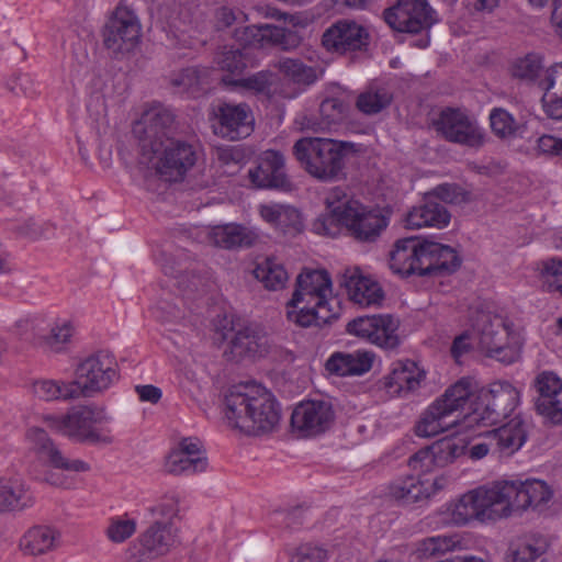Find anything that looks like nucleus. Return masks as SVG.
Instances as JSON below:
<instances>
[{
	"instance_id": "obj_6",
	"label": "nucleus",
	"mask_w": 562,
	"mask_h": 562,
	"mask_svg": "<svg viewBox=\"0 0 562 562\" xmlns=\"http://www.w3.org/2000/svg\"><path fill=\"white\" fill-rule=\"evenodd\" d=\"M44 420L71 440L88 445H110L113 438L109 429L99 428L108 422L105 411L97 406H80L70 409L66 415H47Z\"/></svg>"
},
{
	"instance_id": "obj_46",
	"label": "nucleus",
	"mask_w": 562,
	"mask_h": 562,
	"mask_svg": "<svg viewBox=\"0 0 562 562\" xmlns=\"http://www.w3.org/2000/svg\"><path fill=\"white\" fill-rule=\"evenodd\" d=\"M222 81L227 86H234L257 94L268 95L274 82V74L270 70H260L247 77L232 79L224 76Z\"/></svg>"
},
{
	"instance_id": "obj_38",
	"label": "nucleus",
	"mask_w": 562,
	"mask_h": 562,
	"mask_svg": "<svg viewBox=\"0 0 562 562\" xmlns=\"http://www.w3.org/2000/svg\"><path fill=\"white\" fill-rule=\"evenodd\" d=\"M341 308H331L325 306H316L314 303H304L299 310L291 306L290 302L286 305V317L290 322L299 327L306 328L311 326L322 327L330 325L339 318Z\"/></svg>"
},
{
	"instance_id": "obj_21",
	"label": "nucleus",
	"mask_w": 562,
	"mask_h": 562,
	"mask_svg": "<svg viewBox=\"0 0 562 562\" xmlns=\"http://www.w3.org/2000/svg\"><path fill=\"white\" fill-rule=\"evenodd\" d=\"M370 34L366 27L353 20L342 19L333 23L322 35V45L333 54L366 50Z\"/></svg>"
},
{
	"instance_id": "obj_50",
	"label": "nucleus",
	"mask_w": 562,
	"mask_h": 562,
	"mask_svg": "<svg viewBox=\"0 0 562 562\" xmlns=\"http://www.w3.org/2000/svg\"><path fill=\"white\" fill-rule=\"evenodd\" d=\"M167 471L173 475H193L207 468L206 457H192L186 453L170 452L166 461Z\"/></svg>"
},
{
	"instance_id": "obj_36",
	"label": "nucleus",
	"mask_w": 562,
	"mask_h": 562,
	"mask_svg": "<svg viewBox=\"0 0 562 562\" xmlns=\"http://www.w3.org/2000/svg\"><path fill=\"white\" fill-rule=\"evenodd\" d=\"M161 270L166 276H170L177 280V284L186 293L200 292L204 290L205 281L199 274L188 270V266L172 254L166 250L160 251L157 258Z\"/></svg>"
},
{
	"instance_id": "obj_25",
	"label": "nucleus",
	"mask_w": 562,
	"mask_h": 562,
	"mask_svg": "<svg viewBox=\"0 0 562 562\" xmlns=\"http://www.w3.org/2000/svg\"><path fill=\"white\" fill-rule=\"evenodd\" d=\"M26 436L33 452L44 464L68 472H87L90 470V465L82 460L67 459L46 430L32 427L27 430Z\"/></svg>"
},
{
	"instance_id": "obj_5",
	"label": "nucleus",
	"mask_w": 562,
	"mask_h": 562,
	"mask_svg": "<svg viewBox=\"0 0 562 562\" xmlns=\"http://www.w3.org/2000/svg\"><path fill=\"white\" fill-rule=\"evenodd\" d=\"M519 403L518 390L507 381H495L487 387L479 389L472 409L462 418L467 429L493 426L507 418Z\"/></svg>"
},
{
	"instance_id": "obj_17",
	"label": "nucleus",
	"mask_w": 562,
	"mask_h": 562,
	"mask_svg": "<svg viewBox=\"0 0 562 562\" xmlns=\"http://www.w3.org/2000/svg\"><path fill=\"white\" fill-rule=\"evenodd\" d=\"M434 126L438 133L451 143L471 148H480L485 143L484 130L460 109H443L438 119L434 121Z\"/></svg>"
},
{
	"instance_id": "obj_10",
	"label": "nucleus",
	"mask_w": 562,
	"mask_h": 562,
	"mask_svg": "<svg viewBox=\"0 0 562 562\" xmlns=\"http://www.w3.org/2000/svg\"><path fill=\"white\" fill-rule=\"evenodd\" d=\"M117 379V362L108 350H99L80 361L75 370L72 385L77 397H89L109 389Z\"/></svg>"
},
{
	"instance_id": "obj_32",
	"label": "nucleus",
	"mask_w": 562,
	"mask_h": 562,
	"mask_svg": "<svg viewBox=\"0 0 562 562\" xmlns=\"http://www.w3.org/2000/svg\"><path fill=\"white\" fill-rule=\"evenodd\" d=\"M346 193L336 188L326 198L328 212L319 214L312 223L315 234L335 237L341 228H345L342 212L345 210Z\"/></svg>"
},
{
	"instance_id": "obj_45",
	"label": "nucleus",
	"mask_w": 562,
	"mask_h": 562,
	"mask_svg": "<svg viewBox=\"0 0 562 562\" xmlns=\"http://www.w3.org/2000/svg\"><path fill=\"white\" fill-rule=\"evenodd\" d=\"M7 512H21L34 504V497L25 483L19 477H3Z\"/></svg>"
},
{
	"instance_id": "obj_54",
	"label": "nucleus",
	"mask_w": 562,
	"mask_h": 562,
	"mask_svg": "<svg viewBox=\"0 0 562 562\" xmlns=\"http://www.w3.org/2000/svg\"><path fill=\"white\" fill-rule=\"evenodd\" d=\"M204 71L196 67H187L173 74L170 78V85L178 92L194 93L202 83V75Z\"/></svg>"
},
{
	"instance_id": "obj_9",
	"label": "nucleus",
	"mask_w": 562,
	"mask_h": 562,
	"mask_svg": "<svg viewBox=\"0 0 562 562\" xmlns=\"http://www.w3.org/2000/svg\"><path fill=\"white\" fill-rule=\"evenodd\" d=\"M384 21L394 31L416 34L426 31V35L414 45L425 48L429 45V30L438 22L436 11L427 0H396V3L383 12Z\"/></svg>"
},
{
	"instance_id": "obj_16",
	"label": "nucleus",
	"mask_w": 562,
	"mask_h": 562,
	"mask_svg": "<svg viewBox=\"0 0 562 562\" xmlns=\"http://www.w3.org/2000/svg\"><path fill=\"white\" fill-rule=\"evenodd\" d=\"M473 329L477 335L479 346L486 356L506 364L516 360L517 351L510 346V326L501 316L481 313Z\"/></svg>"
},
{
	"instance_id": "obj_56",
	"label": "nucleus",
	"mask_w": 562,
	"mask_h": 562,
	"mask_svg": "<svg viewBox=\"0 0 562 562\" xmlns=\"http://www.w3.org/2000/svg\"><path fill=\"white\" fill-rule=\"evenodd\" d=\"M438 202L461 205L469 201V192L457 183H442L428 192Z\"/></svg>"
},
{
	"instance_id": "obj_3",
	"label": "nucleus",
	"mask_w": 562,
	"mask_h": 562,
	"mask_svg": "<svg viewBox=\"0 0 562 562\" xmlns=\"http://www.w3.org/2000/svg\"><path fill=\"white\" fill-rule=\"evenodd\" d=\"M351 143L323 137H303L295 142L293 154L312 177L333 182L344 175L345 159Z\"/></svg>"
},
{
	"instance_id": "obj_30",
	"label": "nucleus",
	"mask_w": 562,
	"mask_h": 562,
	"mask_svg": "<svg viewBox=\"0 0 562 562\" xmlns=\"http://www.w3.org/2000/svg\"><path fill=\"white\" fill-rule=\"evenodd\" d=\"M450 221L451 214L448 209L428 192L423 201L412 207L405 217L406 227L411 229L423 227L442 229L449 225Z\"/></svg>"
},
{
	"instance_id": "obj_34",
	"label": "nucleus",
	"mask_w": 562,
	"mask_h": 562,
	"mask_svg": "<svg viewBox=\"0 0 562 562\" xmlns=\"http://www.w3.org/2000/svg\"><path fill=\"white\" fill-rule=\"evenodd\" d=\"M491 446L505 456H512L519 450L527 440V425L519 416L514 417L505 425L488 431Z\"/></svg>"
},
{
	"instance_id": "obj_31",
	"label": "nucleus",
	"mask_w": 562,
	"mask_h": 562,
	"mask_svg": "<svg viewBox=\"0 0 562 562\" xmlns=\"http://www.w3.org/2000/svg\"><path fill=\"white\" fill-rule=\"evenodd\" d=\"M339 285L352 302L362 306L380 305L384 299L379 283L360 274L358 269H347L339 278Z\"/></svg>"
},
{
	"instance_id": "obj_62",
	"label": "nucleus",
	"mask_w": 562,
	"mask_h": 562,
	"mask_svg": "<svg viewBox=\"0 0 562 562\" xmlns=\"http://www.w3.org/2000/svg\"><path fill=\"white\" fill-rule=\"evenodd\" d=\"M541 154L562 157V138L552 135H542L537 140Z\"/></svg>"
},
{
	"instance_id": "obj_48",
	"label": "nucleus",
	"mask_w": 562,
	"mask_h": 562,
	"mask_svg": "<svg viewBox=\"0 0 562 562\" xmlns=\"http://www.w3.org/2000/svg\"><path fill=\"white\" fill-rule=\"evenodd\" d=\"M490 127L493 134L501 139L515 138L520 130V124L506 109L495 106L488 115Z\"/></svg>"
},
{
	"instance_id": "obj_57",
	"label": "nucleus",
	"mask_w": 562,
	"mask_h": 562,
	"mask_svg": "<svg viewBox=\"0 0 562 562\" xmlns=\"http://www.w3.org/2000/svg\"><path fill=\"white\" fill-rule=\"evenodd\" d=\"M72 336V326L68 322L56 324L50 328L47 336L43 337L44 344L53 351H59L61 346L69 341Z\"/></svg>"
},
{
	"instance_id": "obj_13",
	"label": "nucleus",
	"mask_w": 562,
	"mask_h": 562,
	"mask_svg": "<svg viewBox=\"0 0 562 562\" xmlns=\"http://www.w3.org/2000/svg\"><path fill=\"white\" fill-rule=\"evenodd\" d=\"M342 220L346 235L361 244L376 243L390 223L380 209L348 198L345 200Z\"/></svg>"
},
{
	"instance_id": "obj_43",
	"label": "nucleus",
	"mask_w": 562,
	"mask_h": 562,
	"mask_svg": "<svg viewBox=\"0 0 562 562\" xmlns=\"http://www.w3.org/2000/svg\"><path fill=\"white\" fill-rule=\"evenodd\" d=\"M56 532L47 526H33L20 540V548L30 555H40L55 547Z\"/></svg>"
},
{
	"instance_id": "obj_37",
	"label": "nucleus",
	"mask_w": 562,
	"mask_h": 562,
	"mask_svg": "<svg viewBox=\"0 0 562 562\" xmlns=\"http://www.w3.org/2000/svg\"><path fill=\"white\" fill-rule=\"evenodd\" d=\"M261 217L285 235H296L303 231L300 211L284 204H265L260 206Z\"/></svg>"
},
{
	"instance_id": "obj_52",
	"label": "nucleus",
	"mask_w": 562,
	"mask_h": 562,
	"mask_svg": "<svg viewBox=\"0 0 562 562\" xmlns=\"http://www.w3.org/2000/svg\"><path fill=\"white\" fill-rule=\"evenodd\" d=\"M537 270L544 286L550 292L562 294V259L551 257L537 263Z\"/></svg>"
},
{
	"instance_id": "obj_22",
	"label": "nucleus",
	"mask_w": 562,
	"mask_h": 562,
	"mask_svg": "<svg viewBox=\"0 0 562 562\" xmlns=\"http://www.w3.org/2000/svg\"><path fill=\"white\" fill-rule=\"evenodd\" d=\"M335 418L333 405L326 401L301 402L293 411L291 425L304 437L325 432Z\"/></svg>"
},
{
	"instance_id": "obj_58",
	"label": "nucleus",
	"mask_w": 562,
	"mask_h": 562,
	"mask_svg": "<svg viewBox=\"0 0 562 562\" xmlns=\"http://www.w3.org/2000/svg\"><path fill=\"white\" fill-rule=\"evenodd\" d=\"M327 559L326 549L312 543H304L296 548L291 562H325Z\"/></svg>"
},
{
	"instance_id": "obj_1",
	"label": "nucleus",
	"mask_w": 562,
	"mask_h": 562,
	"mask_svg": "<svg viewBox=\"0 0 562 562\" xmlns=\"http://www.w3.org/2000/svg\"><path fill=\"white\" fill-rule=\"evenodd\" d=\"M461 263V256L451 246L416 236L396 240L389 260L391 270L404 278L447 277L454 273Z\"/></svg>"
},
{
	"instance_id": "obj_47",
	"label": "nucleus",
	"mask_w": 562,
	"mask_h": 562,
	"mask_svg": "<svg viewBox=\"0 0 562 562\" xmlns=\"http://www.w3.org/2000/svg\"><path fill=\"white\" fill-rule=\"evenodd\" d=\"M255 277L269 290H280L288 281L284 267L273 258H266L254 270Z\"/></svg>"
},
{
	"instance_id": "obj_4",
	"label": "nucleus",
	"mask_w": 562,
	"mask_h": 562,
	"mask_svg": "<svg viewBox=\"0 0 562 562\" xmlns=\"http://www.w3.org/2000/svg\"><path fill=\"white\" fill-rule=\"evenodd\" d=\"M477 392V383L473 378L463 376L458 380L422 414L415 426L416 435L418 437H432L456 426L467 429L462 420L451 417L456 412L463 408L470 400H475Z\"/></svg>"
},
{
	"instance_id": "obj_42",
	"label": "nucleus",
	"mask_w": 562,
	"mask_h": 562,
	"mask_svg": "<svg viewBox=\"0 0 562 562\" xmlns=\"http://www.w3.org/2000/svg\"><path fill=\"white\" fill-rule=\"evenodd\" d=\"M279 70L295 85L307 88L317 82L324 75L321 66H308L297 58H281L278 61Z\"/></svg>"
},
{
	"instance_id": "obj_40",
	"label": "nucleus",
	"mask_w": 562,
	"mask_h": 562,
	"mask_svg": "<svg viewBox=\"0 0 562 562\" xmlns=\"http://www.w3.org/2000/svg\"><path fill=\"white\" fill-rule=\"evenodd\" d=\"M210 235L216 246L225 249L250 247L257 239L254 232L238 224L215 226Z\"/></svg>"
},
{
	"instance_id": "obj_29",
	"label": "nucleus",
	"mask_w": 562,
	"mask_h": 562,
	"mask_svg": "<svg viewBox=\"0 0 562 562\" xmlns=\"http://www.w3.org/2000/svg\"><path fill=\"white\" fill-rule=\"evenodd\" d=\"M348 111L349 102L345 97H328L321 102L318 114H304L296 122L302 131L324 132L344 122Z\"/></svg>"
},
{
	"instance_id": "obj_28",
	"label": "nucleus",
	"mask_w": 562,
	"mask_h": 562,
	"mask_svg": "<svg viewBox=\"0 0 562 562\" xmlns=\"http://www.w3.org/2000/svg\"><path fill=\"white\" fill-rule=\"evenodd\" d=\"M539 396L537 412L553 424L562 423V381L553 372L540 373L535 382Z\"/></svg>"
},
{
	"instance_id": "obj_7",
	"label": "nucleus",
	"mask_w": 562,
	"mask_h": 562,
	"mask_svg": "<svg viewBox=\"0 0 562 562\" xmlns=\"http://www.w3.org/2000/svg\"><path fill=\"white\" fill-rule=\"evenodd\" d=\"M513 76L527 81L539 79L538 86L544 91L542 105L544 113L552 120H562V63L543 69L539 54H527L513 65Z\"/></svg>"
},
{
	"instance_id": "obj_44",
	"label": "nucleus",
	"mask_w": 562,
	"mask_h": 562,
	"mask_svg": "<svg viewBox=\"0 0 562 562\" xmlns=\"http://www.w3.org/2000/svg\"><path fill=\"white\" fill-rule=\"evenodd\" d=\"M244 35L246 36V42H249L250 38L259 37V40L279 45L283 49H289L291 46H295L297 42L296 36L292 31L272 24L246 26L244 29Z\"/></svg>"
},
{
	"instance_id": "obj_11",
	"label": "nucleus",
	"mask_w": 562,
	"mask_h": 562,
	"mask_svg": "<svg viewBox=\"0 0 562 562\" xmlns=\"http://www.w3.org/2000/svg\"><path fill=\"white\" fill-rule=\"evenodd\" d=\"M495 486L498 492L499 507L506 513V517L516 510L538 509L553 495L550 486L537 479L496 482Z\"/></svg>"
},
{
	"instance_id": "obj_24",
	"label": "nucleus",
	"mask_w": 562,
	"mask_h": 562,
	"mask_svg": "<svg viewBox=\"0 0 562 562\" xmlns=\"http://www.w3.org/2000/svg\"><path fill=\"white\" fill-rule=\"evenodd\" d=\"M284 156L277 150H266L259 158L258 164L248 172L251 183L259 189H276L289 192L293 184L284 171Z\"/></svg>"
},
{
	"instance_id": "obj_12",
	"label": "nucleus",
	"mask_w": 562,
	"mask_h": 562,
	"mask_svg": "<svg viewBox=\"0 0 562 562\" xmlns=\"http://www.w3.org/2000/svg\"><path fill=\"white\" fill-rule=\"evenodd\" d=\"M497 493L495 484L465 493L450 505L451 521L464 526L473 519L485 521L505 518L506 513L499 507Z\"/></svg>"
},
{
	"instance_id": "obj_59",
	"label": "nucleus",
	"mask_w": 562,
	"mask_h": 562,
	"mask_svg": "<svg viewBox=\"0 0 562 562\" xmlns=\"http://www.w3.org/2000/svg\"><path fill=\"white\" fill-rule=\"evenodd\" d=\"M136 530V522L133 519H112L106 533L111 541L123 542Z\"/></svg>"
},
{
	"instance_id": "obj_61",
	"label": "nucleus",
	"mask_w": 562,
	"mask_h": 562,
	"mask_svg": "<svg viewBox=\"0 0 562 562\" xmlns=\"http://www.w3.org/2000/svg\"><path fill=\"white\" fill-rule=\"evenodd\" d=\"M38 318L35 316H26L18 319L12 326V331L22 339L31 340L38 333Z\"/></svg>"
},
{
	"instance_id": "obj_55",
	"label": "nucleus",
	"mask_w": 562,
	"mask_h": 562,
	"mask_svg": "<svg viewBox=\"0 0 562 562\" xmlns=\"http://www.w3.org/2000/svg\"><path fill=\"white\" fill-rule=\"evenodd\" d=\"M55 227L52 223L30 217L23 223L16 224L13 228L19 237L37 240L53 234Z\"/></svg>"
},
{
	"instance_id": "obj_41",
	"label": "nucleus",
	"mask_w": 562,
	"mask_h": 562,
	"mask_svg": "<svg viewBox=\"0 0 562 562\" xmlns=\"http://www.w3.org/2000/svg\"><path fill=\"white\" fill-rule=\"evenodd\" d=\"M548 548L543 536H531L513 543L505 554V562H546Z\"/></svg>"
},
{
	"instance_id": "obj_2",
	"label": "nucleus",
	"mask_w": 562,
	"mask_h": 562,
	"mask_svg": "<svg viewBox=\"0 0 562 562\" xmlns=\"http://www.w3.org/2000/svg\"><path fill=\"white\" fill-rule=\"evenodd\" d=\"M226 417L235 428L246 432H268L281 418L274 396L266 389L234 387L225 396Z\"/></svg>"
},
{
	"instance_id": "obj_60",
	"label": "nucleus",
	"mask_w": 562,
	"mask_h": 562,
	"mask_svg": "<svg viewBox=\"0 0 562 562\" xmlns=\"http://www.w3.org/2000/svg\"><path fill=\"white\" fill-rule=\"evenodd\" d=\"M8 89L16 95L32 98L37 94V88L27 74H20L10 78L7 82Z\"/></svg>"
},
{
	"instance_id": "obj_20",
	"label": "nucleus",
	"mask_w": 562,
	"mask_h": 562,
	"mask_svg": "<svg viewBox=\"0 0 562 562\" xmlns=\"http://www.w3.org/2000/svg\"><path fill=\"white\" fill-rule=\"evenodd\" d=\"M301 303L341 308L339 300L331 295V279L326 270H306L297 276L290 305L297 307Z\"/></svg>"
},
{
	"instance_id": "obj_26",
	"label": "nucleus",
	"mask_w": 562,
	"mask_h": 562,
	"mask_svg": "<svg viewBox=\"0 0 562 562\" xmlns=\"http://www.w3.org/2000/svg\"><path fill=\"white\" fill-rule=\"evenodd\" d=\"M464 446L456 438L445 437L418 450L408 459V465L419 473H427L434 467L443 468L464 452Z\"/></svg>"
},
{
	"instance_id": "obj_49",
	"label": "nucleus",
	"mask_w": 562,
	"mask_h": 562,
	"mask_svg": "<svg viewBox=\"0 0 562 562\" xmlns=\"http://www.w3.org/2000/svg\"><path fill=\"white\" fill-rule=\"evenodd\" d=\"M393 101V94L384 87L370 88L359 94L356 105L367 115L378 114Z\"/></svg>"
},
{
	"instance_id": "obj_15",
	"label": "nucleus",
	"mask_w": 562,
	"mask_h": 562,
	"mask_svg": "<svg viewBox=\"0 0 562 562\" xmlns=\"http://www.w3.org/2000/svg\"><path fill=\"white\" fill-rule=\"evenodd\" d=\"M400 318L392 314L360 315L349 321L346 331L385 351H395L402 344Z\"/></svg>"
},
{
	"instance_id": "obj_18",
	"label": "nucleus",
	"mask_w": 562,
	"mask_h": 562,
	"mask_svg": "<svg viewBox=\"0 0 562 562\" xmlns=\"http://www.w3.org/2000/svg\"><path fill=\"white\" fill-rule=\"evenodd\" d=\"M140 23L133 10L119 5L103 30L104 46L114 54L128 53L138 43Z\"/></svg>"
},
{
	"instance_id": "obj_19",
	"label": "nucleus",
	"mask_w": 562,
	"mask_h": 562,
	"mask_svg": "<svg viewBox=\"0 0 562 562\" xmlns=\"http://www.w3.org/2000/svg\"><path fill=\"white\" fill-rule=\"evenodd\" d=\"M214 133L228 140L248 137L255 128V119L247 103L218 102L213 106Z\"/></svg>"
},
{
	"instance_id": "obj_23",
	"label": "nucleus",
	"mask_w": 562,
	"mask_h": 562,
	"mask_svg": "<svg viewBox=\"0 0 562 562\" xmlns=\"http://www.w3.org/2000/svg\"><path fill=\"white\" fill-rule=\"evenodd\" d=\"M224 350V357L231 361L262 358L268 355L270 342L267 334L258 326L249 325L234 331Z\"/></svg>"
},
{
	"instance_id": "obj_35",
	"label": "nucleus",
	"mask_w": 562,
	"mask_h": 562,
	"mask_svg": "<svg viewBox=\"0 0 562 562\" xmlns=\"http://www.w3.org/2000/svg\"><path fill=\"white\" fill-rule=\"evenodd\" d=\"M142 554L157 558L169 552L176 543V532L171 522L156 521L138 538Z\"/></svg>"
},
{
	"instance_id": "obj_51",
	"label": "nucleus",
	"mask_w": 562,
	"mask_h": 562,
	"mask_svg": "<svg viewBox=\"0 0 562 562\" xmlns=\"http://www.w3.org/2000/svg\"><path fill=\"white\" fill-rule=\"evenodd\" d=\"M34 394L44 401L75 400L77 393L72 382H60L55 380H41L33 384Z\"/></svg>"
},
{
	"instance_id": "obj_39",
	"label": "nucleus",
	"mask_w": 562,
	"mask_h": 562,
	"mask_svg": "<svg viewBox=\"0 0 562 562\" xmlns=\"http://www.w3.org/2000/svg\"><path fill=\"white\" fill-rule=\"evenodd\" d=\"M389 494L401 505H412L431 495L429 485L418 476L406 475L393 481Z\"/></svg>"
},
{
	"instance_id": "obj_8",
	"label": "nucleus",
	"mask_w": 562,
	"mask_h": 562,
	"mask_svg": "<svg viewBox=\"0 0 562 562\" xmlns=\"http://www.w3.org/2000/svg\"><path fill=\"white\" fill-rule=\"evenodd\" d=\"M175 114L160 103L144 110L133 125V135L137 139L139 162L153 161L158 148L175 138Z\"/></svg>"
},
{
	"instance_id": "obj_14",
	"label": "nucleus",
	"mask_w": 562,
	"mask_h": 562,
	"mask_svg": "<svg viewBox=\"0 0 562 562\" xmlns=\"http://www.w3.org/2000/svg\"><path fill=\"white\" fill-rule=\"evenodd\" d=\"M196 160L195 145L175 137L158 148L153 161H140V164L154 168L164 180L178 182L184 179Z\"/></svg>"
},
{
	"instance_id": "obj_53",
	"label": "nucleus",
	"mask_w": 562,
	"mask_h": 562,
	"mask_svg": "<svg viewBox=\"0 0 562 562\" xmlns=\"http://www.w3.org/2000/svg\"><path fill=\"white\" fill-rule=\"evenodd\" d=\"M215 63L221 70L232 75H239L247 67L245 52L233 46H224L223 49L216 54Z\"/></svg>"
},
{
	"instance_id": "obj_64",
	"label": "nucleus",
	"mask_w": 562,
	"mask_h": 562,
	"mask_svg": "<svg viewBox=\"0 0 562 562\" xmlns=\"http://www.w3.org/2000/svg\"><path fill=\"white\" fill-rule=\"evenodd\" d=\"M171 452L192 457H206L198 438H183Z\"/></svg>"
},
{
	"instance_id": "obj_63",
	"label": "nucleus",
	"mask_w": 562,
	"mask_h": 562,
	"mask_svg": "<svg viewBox=\"0 0 562 562\" xmlns=\"http://www.w3.org/2000/svg\"><path fill=\"white\" fill-rule=\"evenodd\" d=\"M454 547L456 541L449 537H431L424 542V550L431 555L450 551Z\"/></svg>"
},
{
	"instance_id": "obj_27",
	"label": "nucleus",
	"mask_w": 562,
	"mask_h": 562,
	"mask_svg": "<svg viewBox=\"0 0 562 562\" xmlns=\"http://www.w3.org/2000/svg\"><path fill=\"white\" fill-rule=\"evenodd\" d=\"M425 378V371L407 359L393 363L391 372L379 381V385L392 396L405 397L419 389Z\"/></svg>"
},
{
	"instance_id": "obj_33",
	"label": "nucleus",
	"mask_w": 562,
	"mask_h": 562,
	"mask_svg": "<svg viewBox=\"0 0 562 562\" xmlns=\"http://www.w3.org/2000/svg\"><path fill=\"white\" fill-rule=\"evenodd\" d=\"M373 360L374 353L368 350L335 352L327 359L325 368L339 376L361 375L372 368Z\"/></svg>"
}]
</instances>
